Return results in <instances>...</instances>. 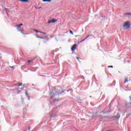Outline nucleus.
<instances>
[{"label": "nucleus", "mask_w": 131, "mask_h": 131, "mask_svg": "<svg viewBox=\"0 0 131 131\" xmlns=\"http://www.w3.org/2000/svg\"><path fill=\"white\" fill-rule=\"evenodd\" d=\"M50 96H51V99H53V98H54V97L56 96V94H55V91H53L52 92H50Z\"/></svg>", "instance_id": "3"}, {"label": "nucleus", "mask_w": 131, "mask_h": 131, "mask_svg": "<svg viewBox=\"0 0 131 131\" xmlns=\"http://www.w3.org/2000/svg\"><path fill=\"white\" fill-rule=\"evenodd\" d=\"M37 38H40V37H37Z\"/></svg>", "instance_id": "26"}, {"label": "nucleus", "mask_w": 131, "mask_h": 131, "mask_svg": "<svg viewBox=\"0 0 131 131\" xmlns=\"http://www.w3.org/2000/svg\"><path fill=\"white\" fill-rule=\"evenodd\" d=\"M127 15H128V16H131V13H127Z\"/></svg>", "instance_id": "16"}, {"label": "nucleus", "mask_w": 131, "mask_h": 131, "mask_svg": "<svg viewBox=\"0 0 131 131\" xmlns=\"http://www.w3.org/2000/svg\"><path fill=\"white\" fill-rule=\"evenodd\" d=\"M33 31H35V32H36L37 33L38 32H39V33L41 32L40 31H38V30H36V29H34Z\"/></svg>", "instance_id": "9"}, {"label": "nucleus", "mask_w": 131, "mask_h": 131, "mask_svg": "<svg viewBox=\"0 0 131 131\" xmlns=\"http://www.w3.org/2000/svg\"><path fill=\"white\" fill-rule=\"evenodd\" d=\"M70 33H71V34L73 35V32L72 30L70 31Z\"/></svg>", "instance_id": "12"}, {"label": "nucleus", "mask_w": 131, "mask_h": 131, "mask_svg": "<svg viewBox=\"0 0 131 131\" xmlns=\"http://www.w3.org/2000/svg\"><path fill=\"white\" fill-rule=\"evenodd\" d=\"M40 33H42V34H45V35H46L47 34V33H46V32H40Z\"/></svg>", "instance_id": "11"}, {"label": "nucleus", "mask_w": 131, "mask_h": 131, "mask_svg": "<svg viewBox=\"0 0 131 131\" xmlns=\"http://www.w3.org/2000/svg\"><path fill=\"white\" fill-rule=\"evenodd\" d=\"M18 1H19V2H22V0H18Z\"/></svg>", "instance_id": "27"}, {"label": "nucleus", "mask_w": 131, "mask_h": 131, "mask_svg": "<svg viewBox=\"0 0 131 131\" xmlns=\"http://www.w3.org/2000/svg\"><path fill=\"white\" fill-rule=\"evenodd\" d=\"M32 60H28V63H30V62H31Z\"/></svg>", "instance_id": "18"}, {"label": "nucleus", "mask_w": 131, "mask_h": 131, "mask_svg": "<svg viewBox=\"0 0 131 131\" xmlns=\"http://www.w3.org/2000/svg\"><path fill=\"white\" fill-rule=\"evenodd\" d=\"M21 2L23 3H28V2H29V0H22Z\"/></svg>", "instance_id": "8"}, {"label": "nucleus", "mask_w": 131, "mask_h": 131, "mask_svg": "<svg viewBox=\"0 0 131 131\" xmlns=\"http://www.w3.org/2000/svg\"><path fill=\"white\" fill-rule=\"evenodd\" d=\"M37 38H40V37H37Z\"/></svg>", "instance_id": "25"}, {"label": "nucleus", "mask_w": 131, "mask_h": 131, "mask_svg": "<svg viewBox=\"0 0 131 131\" xmlns=\"http://www.w3.org/2000/svg\"><path fill=\"white\" fill-rule=\"evenodd\" d=\"M107 131H114V130L111 129V130H108Z\"/></svg>", "instance_id": "21"}, {"label": "nucleus", "mask_w": 131, "mask_h": 131, "mask_svg": "<svg viewBox=\"0 0 131 131\" xmlns=\"http://www.w3.org/2000/svg\"><path fill=\"white\" fill-rule=\"evenodd\" d=\"M90 36H91V35H88L85 38H86V39H88V38H89V37H90Z\"/></svg>", "instance_id": "14"}, {"label": "nucleus", "mask_w": 131, "mask_h": 131, "mask_svg": "<svg viewBox=\"0 0 131 131\" xmlns=\"http://www.w3.org/2000/svg\"><path fill=\"white\" fill-rule=\"evenodd\" d=\"M42 1L43 2H47V0H42Z\"/></svg>", "instance_id": "23"}, {"label": "nucleus", "mask_w": 131, "mask_h": 131, "mask_svg": "<svg viewBox=\"0 0 131 131\" xmlns=\"http://www.w3.org/2000/svg\"><path fill=\"white\" fill-rule=\"evenodd\" d=\"M130 28V21H127L124 23V24L123 25V28L125 30L128 29Z\"/></svg>", "instance_id": "1"}, {"label": "nucleus", "mask_w": 131, "mask_h": 131, "mask_svg": "<svg viewBox=\"0 0 131 131\" xmlns=\"http://www.w3.org/2000/svg\"><path fill=\"white\" fill-rule=\"evenodd\" d=\"M127 82H128V80L127 78L125 77V81H124V83H127Z\"/></svg>", "instance_id": "6"}, {"label": "nucleus", "mask_w": 131, "mask_h": 131, "mask_svg": "<svg viewBox=\"0 0 131 131\" xmlns=\"http://www.w3.org/2000/svg\"><path fill=\"white\" fill-rule=\"evenodd\" d=\"M47 2H51V0H47Z\"/></svg>", "instance_id": "24"}, {"label": "nucleus", "mask_w": 131, "mask_h": 131, "mask_svg": "<svg viewBox=\"0 0 131 131\" xmlns=\"http://www.w3.org/2000/svg\"><path fill=\"white\" fill-rule=\"evenodd\" d=\"M40 39H43V37H40Z\"/></svg>", "instance_id": "17"}, {"label": "nucleus", "mask_w": 131, "mask_h": 131, "mask_svg": "<svg viewBox=\"0 0 131 131\" xmlns=\"http://www.w3.org/2000/svg\"><path fill=\"white\" fill-rule=\"evenodd\" d=\"M107 67H108V68H113V66H109Z\"/></svg>", "instance_id": "13"}, {"label": "nucleus", "mask_w": 131, "mask_h": 131, "mask_svg": "<svg viewBox=\"0 0 131 131\" xmlns=\"http://www.w3.org/2000/svg\"><path fill=\"white\" fill-rule=\"evenodd\" d=\"M58 21V19H56L55 18H53L51 20H49L48 21V24H51V23H55Z\"/></svg>", "instance_id": "2"}, {"label": "nucleus", "mask_w": 131, "mask_h": 131, "mask_svg": "<svg viewBox=\"0 0 131 131\" xmlns=\"http://www.w3.org/2000/svg\"><path fill=\"white\" fill-rule=\"evenodd\" d=\"M86 40V38H84V39L82 40L81 41H80V43H81V42H83L84 40Z\"/></svg>", "instance_id": "10"}, {"label": "nucleus", "mask_w": 131, "mask_h": 131, "mask_svg": "<svg viewBox=\"0 0 131 131\" xmlns=\"http://www.w3.org/2000/svg\"><path fill=\"white\" fill-rule=\"evenodd\" d=\"M126 15H127V13H124V16H126Z\"/></svg>", "instance_id": "19"}, {"label": "nucleus", "mask_w": 131, "mask_h": 131, "mask_svg": "<svg viewBox=\"0 0 131 131\" xmlns=\"http://www.w3.org/2000/svg\"><path fill=\"white\" fill-rule=\"evenodd\" d=\"M26 96H28V93H27V92H26Z\"/></svg>", "instance_id": "22"}, {"label": "nucleus", "mask_w": 131, "mask_h": 131, "mask_svg": "<svg viewBox=\"0 0 131 131\" xmlns=\"http://www.w3.org/2000/svg\"><path fill=\"white\" fill-rule=\"evenodd\" d=\"M76 59H77V60H78V61H79V60H80V58L77 57Z\"/></svg>", "instance_id": "15"}, {"label": "nucleus", "mask_w": 131, "mask_h": 131, "mask_svg": "<svg viewBox=\"0 0 131 131\" xmlns=\"http://www.w3.org/2000/svg\"><path fill=\"white\" fill-rule=\"evenodd\" d=\"M0 58L2 59V54L0 53Z\"/></svg>", "instance_id": "20"}, {"label": "nucleus", "mask_w": 131, "mask_h": 131, "mask_svg": "<svg viewBox=\"0 0 131 131\" xmlns=\"http://www.w3.org/2000/svg\"><path fill=\"white\" fill-rule=\"evenodd\" d=\"M16 26H17V27H18V28H19L21 27V26H23V24H20L19 25H17Z\"/></svg>", "instance_id": "7"}, {"label": "nucleus", "mask_w": 131, "mask_h": 131, "mask_svg": "<svg viewBox=\"0 0 131 131\" xmlns=\"http://www.w3.org/2000/svg\"><path fill=\"white\" fill-rule=\"evenodd\" d=\"M103 131H104V130H103Z\"/></svg>", "instance_id": "29"}, {"label": "nucleus", "mask_w": 131, "mask_h": 131, "mask_svg": "<svg viewBox=\"0 0 131 131\" xmlns=\"http://www.w3.org/2000/svg\"><path fill=\"white\" fill-rule=\"evenodd\" d=\"M77 47V45L74 44L71 48L72 51H75L76 50V48Z\"/></svg>", "instance_id": "4"}, {"label": "nucleus", "mask_w": 131, "mask_h": 131, "mask_svg": "<svg viewBox=\"0 0 131 131\" xmlns=\"http://www.w3.org/2000/svg\"><path fill=\"white\" fill-rule=\"evenodd\" d=\"M16 86L18 88H19V86H22V83L20 82L16 83Z\"/></svg>", "instance_id": "5"}, {"label": "nucleus", "mask_w": 131, "mask_h": 131, "mask_svg": "<svg viewBox=\"0 0 131 131\" xmlns=\"http://www.w3.org/2000/svg\"><path fill=\"white\" fill-rule=\"evenodd\" d=\"M39 9H40V7H39Z\"/></svg>", "instance_id": "28"}]
</instances>
